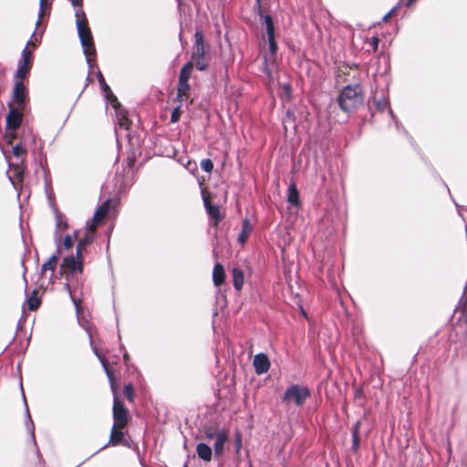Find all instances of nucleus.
Here are the masks:
<instances>
[{
	"mask_svg": "<svg viewBox=\"0 0 467 467\" xmlns=\"http://www.w3.org/2000/svg\"><path fill=\"white\" fill-rule=\"evenodd\" d=\"M76 17L78 34L80 38L81 45L83 47V51L86 57L87 63L90 67H93L96 64V47L91 30L88 26V21L86 17L84 10L81 8L77 9Z\"/></svg>",
	"mask_w": 467,
	"mask_h": 467,
	"instance_id": "obj_1",
	"label": "nucleus"
},
{
	"mask_svg": "<svg viewBox=\"0 0 467 467\" xmlns=\"http://www.w3.org/2000/svg\"><path fill=\"white\" fill-rule=\"evenodd\" d=\"M339 108L346 113L356 111L364 103V92L361 85H348L342 88L337 99Z\"/></svg>",
	"mask_w": 467,
	"mask_h": 467,
	"instance_id": "obj_2",
	"label": "nucleus"
},
{
	"mask_svg": "<svg viewBox=\"0 0 467 467\" xmlns=\"http://www.w3.org/2000/svg\"><path fill=\"white\" fill-rule=\"evenodd\" d=\"M208 48V47H205L202 32L200 30L196 31L194 34L192 53L189 63H192L200 71H204L209 67L210 54Z\"/></svg>",
	"mask_w": 467,
	"mask_h": 467,
	"instance_id": "obj_3",
	"label": "nucleus"
},
{
	"mask_svg": "<svg viewBox=\"0 0 467 467\" xmlns=\"http://www.w3.org/2000/svg\"><path fill=\"white\" fill-rule=\"evenodd\" d=\"M9 111L5 118V131L7 143L12 144V140L16 138V131L21 126L23 121V112L26 109H20L13 106V103L7 104Z\"/></svg>",
	"mask_w": 467,
	"mask_h": 467,
	"instance_id": "obj_4",
	"label": "nucleus"
},
{
	"mask_svg": "<svg viewBox=\"0 0 467 467\" xmlns=\"http://www.w3.org/2000/svg\"><path fill=\"white\" fill-rule=\"evenodd\" d=\"M12 156L15 161L11 160L9 151H4L5 158L8 159L9 165L14 171L16 180L22 181L26 168V148H12Z\"/></svg>",
	"mask_w": 467,
	"mask_h": 467,
	"instance_id": "obj_5",
	"label": "nucleus"
},
{
	"mask_svg": "<svg viewBox=\"0 0 467 467\" xmlns=\"http://www.w3.org/2000/svg\"><path fill=\"white\" fill-rule=\"evenodd\" d=\"M311 393L307 387L294 384L289 386L284 393V401H294L296 406L301 407L310 397Z\"/></svg>",
	"mask_w": 467,
	"mask_h": 467,
	"instance_id": "obj_6",
	"label": "nucleus"
},
{
	"mask_svg": "<svg viewBox=\"0 0 467 467\" xmlns=\"http://www.w3.org/2000/svg\"><path fill=\"white\" fill-rule=\"evenodd\" d=\"M33 67V50L26 47L21 54V59L18 63V67L16 72V78L24 80L29 75Z\"/></svg>",
	"mask_w": 467,
	"mask_h": 467,
	"instance_id": "obj_7",
	"label": "nucleus"
},
{
	"mask_svg": "<svg viewBox=\"0 0 467 467\" xmlns=\"http://www.w3.org/2000/svg\"><path fill=\"white\" fill-rule=\"evenodd\" d=\"M84 269L83 254H78L73 256H67L63 259L60 265L61 274L74 275L76 273L81 274Z\"/></svg>",
	"mask_w": 467,
	"mask_h": 467,
	"instance_id": "obj_8",
	"label": "nucleus"
},
{
	"mask_svg": "<svg viewBox=\"0 0 467 467\" xmlns=\"http://www.w3.org/2000/svg\"><path fill=\"white\" fill-rule=\"evenodd\" d=\"M118 122L119 125V129L117 130L119 146H121L122 144V141L119 140L120 136H125L127 138V143L129 146L139 145V138L131 135L130 133V126L131 125V120L129 119L128 115L119 117V119H118Z\"/></svg>",
	"mask_w": 467,
	"mask_h": 467,
	"instance_id": "obj_9",
	"label": "nucleus"
},
{
	"mask_svg": "<svg viewBox=\"0 0 467 467\" xmlns=\"http://www.w3.org/2000/svg\"><path fill=\"white\" fill-rule=\"evenodd\" d=\"M113 424L127 427L130 420L129 410L125 407L119 398L113 399Z\"/></svg>",
	"mask_w": 467,
	"mask_h": 467,
	"instance_id": "obj_10",
	"label": "nucleus"
},
{
	"mask_svg": "<svg viewBox=\"0 0 467 467\" xmlns=\"http://www.w3.org/2000/svg\"><path fill=\"white\" fill-rule=\"evenodd\" d=\"M27 92L24 80L16 79L13 89L12 100L9 103H13V106L16 108L26 109L28 101Z\"/></svg>",
	"mask_w": 467,
	"mask_h": 467,
	"instance_id": "obj_11",
	"label": "nucleus"
},
{
	"mask_svg": "<svg viewBox=\"0 0 467 467\" xmlns=\"http://www.w3.org/2000/svg\"><path fill=\"white\" fill-rule=\"evenodd\" d=\"M202 199L205 210L213 220V226L217 227L223 217L221 215L220 207L213 205L211 201V195L208 192L202 191Z\"/></svg>",
	"mask_w": 467,
	"mask_h": 467,
	"instance_id": "obj_12",
	"label": "nucleus"
},
{
	"mask_svg": "<svg viewBox=\"0 0 467 467\" xmlns=\"http://www.w3.org/2000/svg\"><path fill=\"white\" fill-rule=\"evenodd\" d=\"M110 208V200H107L102 202L95 211V213L92 218V223L89 226H91V232H96L97 227L103 222L106 218Z\"/></svg>",
	"mask_w": 467,
	"mask_h": 467,
	"instance_id": "obj_13",
	"label": "nucleus"
},
{
	"mask_svg": "<svg viewBox=\"0 0 467 467\" xmlns=\"http://www.w3.org/2000/svg\"><path fill=\"white\" fill-rule=\"evenodd\" d=\"M265 24L266 26V35L269 44V50L272 56H275L277 52V44L275 38V26L272 19V16L269 15H265Z\"/></svg>",
	"mask_w": 467,
	"mask_h": 467,
	"instance_id": "obj_14",
	"label": "nucleus"
},
{
	"mask_svg": "<svg viewBox=\"0 0 467 467\" xmlns=\"http://www.w3.org/2000/svg\"><path fill=\"white\" fill-rule=\"evenodd\" d=\"M127 427H125V426L113 424L111 431H110L109 444L111 446H114V447L120 445V444L126 445L127 442L124 440V437H125L124 430Z\"/></svg>",
	"mask_w": 467,
	"mask_h": 467,
	"instance_id": "obj_15",
	"label": "nucleus"
},
{
	"mask_svg": "<svg viewBox=\"0 0 467 467\" xmlns=\"http://www.w3.org/2000/svg\"><path fill=\"white\" fill-rule=\"evenodd\" d=\"M253 365L257 375L266 373L271 367L267 355L264 353H259L254 356Z\"/></svg>",
	"mask_w": 467,
	"mask_h": 467,
	"instance_id": "obj_16",
	"label": "nucleus"
},
{
	"mask_svg": "<svg viewBox=\"0 0 467 467\" xmlns=\"http://www.w3.org/2000/svg\"><path fill=\"white\" fill-rule=\"evenodd\" d=\"M213 436L216 437V441L214 443V453L217 456H220L223 452L224 444L228 440V434L225 431H219L218 433H211L208 434V438H213Z\"/></svg>",
	"mask_w": 467,
	"mask_h": 467,
	"instance_id": "obj_17",
	"label": "nucleus"
},
{
	"mask_svg": "<svg viewBox=\"0 0 467 467\" xmlns=\"http://www.w3.org/2000/svg\"><path fill=\"white\" fill-rule=\"evenodd\" d=\"M226 278L224 267L222 264L216 263L213 270V282L215 286H221L224 284Z\"/></svg>",
	"mask_w": 467,
	"mask_h": 467,
	"instance_id": "obj_18",
	"label": "nucleus"
},
{
	"mask_svg": "<svg viewBox=\"0 0 467 467\" xmlns=\"http://www.w3.org/2000/svg\"><path fill=\"white\" fill-rule=\"evenodd\" d=\"M94 234L95 232H91V226H88L85 235L78 242L76 253L78 255L83 254V251L86 249V247L92 243Z\"/></svg>",
	"mask_w": 467,
	"mask_h": 467,
	"instance_id": "obj_19",
	"label": "nucleus"
},
{
	"mask_svg": "<svg viewBox=\"0 0 467 467\" xmlns=\"http://www.w3.org/2000/svg\"><path fill=\"white\" fill-rule=\"evenodd\" d=\"M233 284L236 291H241L244 282V271L238 267H234L232 270Z\"/></svg>",
	"mask_w": 467,
	"mask_h": 467,
	"instance_id": "obj_20",
	"label": "nucleus"
},
{
	"mask_svg": "<svg viewBox=\"0 0 467 467\" xmlns=\"http://www.w3.org/2000/svg\"><path fill=\"white\" fill-rule=\"evenodd\" d=\"M287 202L296 207L300 205L299 192L295 182H291L288 187Z\"/></svg>",
	"mask_w": 467,
	"mask_h": 467,
	"instance_id": "obj_21",
	"label": "nucleus"
},
{
	"mask_svg": "<svg viewBox=\"0 0 467 467\" xmlns=\"http://www.w3.org/2000/svg\"><path fill=\"white\" fill-rule=\"evenodd\" d=\"M60 254H61L60 250L57 249L56 254L51 255L49 257V259L42 265V269H41L42 275L47 270L55 271V269L57 268L58 258H59Z\"/></svg>",
	"mask_w": 467,
	"mask_h": 467,
	"instance_id": "obj_22",
	"label": "nucleus"
},
{
	"mask_svg": "<svg viewBox=\"0 0 467 467\" xmlns=\"http://www.w3.org/2000/svg\"><path fill=\"white\" fill-rule=\"evenodd\" d=\"M196 451L200 459H202L205 462H210L212 460L213 451L210 446L202 442L199 443L196 447Z\"/></svg>",
	"mask_w": 467,
	"mask_h": 467,
	"instance_id": "obj_23",
	"label": "nucleus"
},
{
	"mask_svg": "<svg viewBox=\"0 0 467 467\" xmlns=\"http://www.w3.org/2000/svg\"><path fill=\"white\" fill-rule=\"evenodd\" d=\"M252 230L253 228L250 223V221L247 218H245L242 223V231L238 235V242L240 244H244L247 241L250 234L252 233Z\"/></svg>",
	"mask_w": 467,
	"mask_h": 467,
	"instance_id": "obj_24",
	"label": "nucleus"
},
{
	"mask_svg": "<svg viewBox=\"0 0 467 467\" xmlns=\"http://www.w3.org/2000/svg\"><path fill=\"white\" fill-rule=\"evenodd\" d=\"M38 291L34 290L32 294L28 296L26 300L27 309L29 311H36L39 308L41 305V299L38 297Z\"/></svg>",
	"mask_w": 467,
	"mask_h": 467,
	"instance_id": "obj_25",
	"label": "nucleus"
},
{
	"mask_svg": "<svg viewBox=\"0 0 467 467\" xmlns=\"http://www.w3.org/2000/svg\"><path fill=\"white\" fill-rule=\"evenodd\" d=\"M190 85L189 82H178L177 87V99L179 102H182L189 97Z\"/></svg>",
	"mask_w": 467,
	"mask_h": 467,
	"instance_id": "obj_26",
	"label": "nucleus"
},
{
	"mask_svg": "<svg viewBox=\"0 0 467 467\" xmlns=\"http://www.w3.org/2000/svg\"><path fill=\"white\" fill-rule=\"evenodd\" d=\"M361 426L360 420H358L352 428V450L356 452L359 448V429Z\"/></svg>",
	"mask_w": 467,
	"mask_h": 467,
	"instance_id": "obj_27",
	"label": "nucleus"
},
{
	"mask_svg": "<svg viewBox=\"0 0 467 467\" xmlns=\"http://www.w3.org/2000/svg\"><path fill=\"white\" fill-rule=\"evenodd\" d=\"M193 67L192 63L187 62L182 67L179 75V82H189Z\"/></svg>",
	"mask_w": 467,
	"mask_h": 467,
	"instance_id": "obj_28",
	"label": "nucleus"
},
{
	"mask_svg": "<svg viewBox=\"0 0 467 467\" xmlns=\"http://www.w3.org/2000/svg\"><path fill=\"white\" fill-rule=\"evenodd\" d=\"M140 148H130L129 150L127 151L126 163L129 169L133 168L137 159V155H140Z\"/></svg>",
	"mask_w": 467,
	"mask_h": 467,
	"instance_id": "obj_29",
	"label": "nucleus"
},
{
	"mask_svg": "<svg viewBox=\"0 0 467 467\" xmlns=\"http://www.w3.org/2000/svg\"><path fill=\"white\" fill-rule=\"evenodd\" d=\"M32 440H33V443L35 446V453H36V462L34 463V467H44L45 460H44L43 455L36 444V441L34 432L32 433Z\"/></svg>",
	"mask_w": 467,
	"mask_h": 467,
	"instance_id": "obj_30",
	"label": "nucleus"
},
{
	"mask_svg": "<svg viewBox=\"0 0 467 467\" xmlns=\"http://www.w3.org/2000/svg\"><path fill=\"white\" fill-rule=\"evenodd\" d=\"M99 360H100V362L103 366V368L107 374L109 380L115 378L114 369L110 367L107 358L104 356H99Z\"/></svg>",
	"mask_w": 467,
	"mask_h": 467,
	"instance_id": "obj_31",
	"label": "nucleus"
},
{
	"mask_svg": "<svg viewBox=\"0 0 467 467\" xmlns=\"http://www.w3.org/2000/svg\"><path fill=\"white\" fill-rule=\"evenodd\" d=\"M124 395L129 402L133 403L135 400V390L131 383L124 386Z\"/></svg>",
	"mask_w": 467,
	"mask_h": 467,
	"instance_id": "obj_32",
	"label": "nucleus"
},
{
	"mask_svg": "<svg viewBox=\"0 0 467 467\" xmlns=\"http://www.w3.org/2000/svg\"><path fill=\"white\" fill-rule=\"evenodd\" d=\"M295 120L296 119L294 114L287 110L286 116L283 120L285 129L287 130L288 125H290L292 128H295Z\"/></svg>",
	"mask_w": 467,
	"mask_h": 467,
	"instance_id": "obj_33",
	"label": "nucleus"
},
{
	"mask_svg": "<svg viewBox=\"0 0 467 467\" xmlns=\"http://www.w3.org/2000/svg\"><path fill=\"white\" fill-rule=\"evenodd\" d=\"M39 5H40V10H39V14H38V19L36 22V26H38L41 23V19L43 18V16L45 15V10L48 6V1L47 0H40Z\"/></svg>",
	"mask_w": 467,
	"mask_h": 467,
	"instance_id": "obj_34",
	"label": "nucleus"
},
{
	"mask_svg": "<svg viewBox=\"0 0 467 467\" xmlns=\"http://www.w3.org/2000/svg\"><path fill=\"white\" fill-rule=\"evenodd\" d=\"M202 169L206 172H211L213 169V163L210 159H204L201 161Z\"/></svg>",
	"mask_w": 467,
	"mask_h": 467,
	"instance_id": "obj_35",
	"label": "nucleus"
},
{
	"mask_svg": "<svg viewBox=\"0 0 467 467\" xmlns=\"http://www.w3.org/2000/svg\"><path fill=\"white\" fill-rule=\"evenodd\" d=\"M181 115H182L181 106H177L176 108L173 109V110L171 112V123L177 122L180 119Z\"/></svg>",
	"mask_w": 467,
	"mask_h": 467,
	"instance_id": "obj_36",
	"label": "nucleus"
},
{
	"mask_svg": "<svg viewBox=\"0 0 467 467\" xmlns=\"http://www.w3.org/2000/svg\"><path fill=\"white\" fill-rule=\"evenodd\" d=\"M104 93H105L106 99L111 103L112 107H114V105H119V102L110 88H109V91H105Z\"/></svg>",
	"mask_w": 467,
	"mask_h": 467,
	"instance_id": "obj_37",
	"label": "nucleus"
},
{
	"mask_svg": "<svg viewBox=\"0 0 467 467\" xmlns=\"http://www.w3.org/2000/svg\"><path fill=\"white\" fill-rule=\"evenodd\" d=\"M110 388L113 393V399L119 398V386L116 380V378H113L112 379H109Z\"/></svg>",
	"mask_w": 467,
	"mask_h": 467,
	"instance_id": "obj_38",
	"label": "nucleus"
},
{
	"mask_svg": "<svg viewBox=\"0 0 467 467\" xmlns=\"http://www.w3.org/2000/svg\"><path fill=\"white\" fill-rule=\"evenodd\" d=\"M113 108L116 110L117 119H119V117L128 115L127 110L121 106L120 103H119V105H114Z\"/></svg>",
	"mask_w": 467,
	"mask_h": 467,
	"instance_id": "obj_39",
	"label": "nucleus"
},
{
	"mask_svg": "<svg viewBox=\"0 0 467 467\" xmlns=\"http://www.w3.org/2000/svg\"><path fill=\"white\" fill-rule=\"evenodd\" d=\"M379 38L377 36H374L370 38L368 44L371 47L373 52H377L379 47Z\"/></svg>",
	"mask_w": 467,
	"mask_h": 467,
	"instance_id": "obj_40",
	"label": "nucleus"
},
{
	"mask_svg": "<svg viewBox=\"0 0 467 467\" xmlns=\"http://www.w3.org/2000/svg\"><path fill=\"white\" fill-rule=\"evenodd\" d=\"M98 78H99V84H100V86H101L102 90H103L104 92H105V91H109V88H109V87L108 86V84L106 83L105 78H104L103 75L101 74V72H99V77H98Z\"/></svg>",
	"mask_w": 467,
	"mask_h": 467,
	"instance_id": "obj_41",
	"label": "nucleus"
},
{
	"mask_svg": "<svg viewBox=\"0 0 467 467\" xmlns=\"http://www.w3.org/2000/svg\"><path fill=\"white\" fill-rule=\"evenodd\" d=\"M63 245L66 249H71L73 247V239L70 235L65 236Z\"/></svg>",
	"mask_w": 467,
	"mask_h": 467,
	"instance_id": "obj_42",
	"label": "nucleus"
},
{
	"mask_svg": "<svg viewBox=\"0 0 467 467\" xmlns=\"http://www.w3.org/2000/svg\"><path fill=\"white\" fill-rule=\"evenodd\" d=\"M57 225L58 228H62V229L67 228V224L66 222H64L62 220V215L61 214H58L57 216Z\"/></svg>",
	"mask_w": 467,
	"mask_h": 467,
	"instance_id": "obj_43",
	"label": "nucleus"
},
{
	"mask_svg": "<svg viewBox=\"0 0 467 467\" xmlns=\"http://www.w3.org/2000/svg\"><path fill=\"white\" fill-rule=\"evenodd\" d=\"M38 46V40L36 38L35 40H30L27 42L26 46L28 48L32 49L34 51V49Z\"/></svg>",
	"mask_w": 467,
	"mask_h": 467,
	"instance_id": "obj_44",
	"label": "nucleus"
},
{
	"mask_svg": "<svg viewBox=\"0 0 467 467\" xmlns=\"http://www.w3.org/2000/svg\"><path fill=\"white\" fill-rule=\"evenodd\" d=\"M71 1V4L73 6L75 7H78V9H83L82 6H83V0H70Z\"/></svg>",
	"mask_w": 467,
	"mask_h": 467,
	"instance_id": "obj_45",
	"label": "nucleus"
},
{
	"mask_svg": "<svg viewBox=\"0 0 467 467\" xmlns=\"http://www.w3.org/2000/svg\"><path fill=\"white\" fill-rule=\"evenodd\" d=\"M363 396V390L361 388H356L354 397L355 399H360Z\"/></svg>",
	"mask_w": 467,
	"mask_h": 467,
	"instance_id": "obj_46",
	"label": "nucleus"
},
{
	"mask_svg": "<svg viewBox=\"0 0 467 467\" xmlns=\"http://www.w3.org/2000/svg\"><path fill=\"white\" fill-rule=\"evenodd\" d=\"M395 12V8L390 10L389 12H388L384 16H383V21L384 22H387L391 16L392 15L394 14Z\"/></svg>",
	"mask_w": 467,
	"mask_h": 467,
	"instance_id": "obj_47",
	"label": "nucleus"
},
{
	"mask_svg": "<svg viewBox=\"0 0 467 467\" xmlns=\"http://www.w3.org/2000/svg\"><path fill=\"white\" fill-rule=\"evenodd\" d=\"M417 0H407V2L404 4L406 6L410 7L412 6Z\"/></svg>",
	"mask_w": 467,
	"mask_h": 467,
	"instance_id": "obj_48",
	"label": "nucleus"
},
{
	"mask_svg": "<svg viewBox=\"0 0 467 467\" xmlns=\"http://www.w3.org/2000/svg\"><path fill=\"white\" fill-rule=\"evenodd\" d=\"M171 150L172 151V155L174 156L177 153V150H175V148H171Z\"/></svg>",
	"mask_w": 467,
	"mask_h": 467,
	"instance_id": "obj_49",
	"label": "nucleus"
},
{
	"mask_svg": "<svg viewBox=\"0 0 467 467\" xmlns=\"http://www.w3.org/2000/svg\"><path fill=\"white\" fill-rule=\"evenodd\" d=\"M179 162H181V164H182V166H185V163H183V161H182V160H179Z\"/></svg>",
	"mask_w": 467,
	"mask_h": 467,
	"instance_id": "obj_50",
	"label": "nucleus"
},
{
	"mask_svg": "<svg viewBox=\"0 0 467 467\" xmlns=\"http://www.w3.org/2000/svg\"><path fill=\"white\" fill-rule=\"evenodd\" d=\"M179 162H181V164H182V166H185V163H183V161H182V160H179Z\"/></svg>",
	"mask_w": 467,
	"mask_h": 467,
	"instance_id": "obj_51",
	"label": "nucleus"
},
{
	"mask_svg": "<svg viewBox=\"0 0 467 467\" xmlns=\"http://www.w3.org/2000/svg\"><path fill=\"white\" fill-rule=\"evenodd\" d=\"M179 162H181V164H182V166H185V163H183V161H182V160H179Z\"/></svg>",
	"mask_w": 467,
	"mask_h": 467,
	"instance_id": "obj_52",
	"label": "nucleus"
},
{
	"mask_svg": "<svg viewBox=\"0 0 467 467\" xmlns=\"http://www.w3.org/2000/svg\"><path fill=\"white\" fill-rule=\"evenodd\" d=\"M66 286H67V288L68 290H70V286H69V285H68V284H67V285H66Z\"/></svg>",
	"mask_w": 467,
	"mask_h": 467,
	"instance_id": "obj_53",
	"label": "nucleus"
},
{
	"mask_svg": "<svg viewBox=\"0 0 467 467\" xmlns=\"http://www.w3.org/2000/svg\"><path fill=\"white\" fill-rule=\"evenodd\" d=\"M184 467H187L186 465Z\"/></svg>",
	"mask_w": 467,
	"mask_h": 467,
	"instance_id": "obj_54",
	"label": "nucleus"
}]
</instances>
